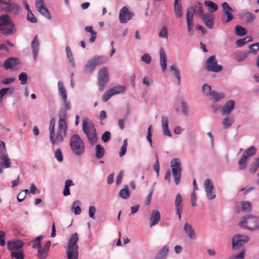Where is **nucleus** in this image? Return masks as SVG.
I'll return each instance as SVG.
<instances>
[{
    "label": "nucleus",
    "instance_id": "obj_1",
    "mask_svg": "<svg viewBox=\"0 0 259 259\" xmlns=\"http://www.w3.org/2000/svg\"><path fill=\"white\" fill-rule=\"evenodd\" d=\"M55 120L51 119L50 122V140L52 144L56 145L58 143L62 142L66 137L67 132V124L65 116H60L58 122L56 135H55Z\"/></svg>",
    "mask_w": 259,
    "mask_h": 259
},
{
    "label": "nucleus",
    "instance_id": "obj_2",
    "mask_svg": "<svg viewBox=\"0 0 259 259\" xmlns=\"http://www.w3.org/2000/svg\"><path fill=\"white\" fill-rule=\"evenodd\" d=\"M69 145L72 153L77 156L82 155L85 152L84 143L78 134H74L70 137Z\"/></svg>",
    "mask_w": 259,
    "mask_h": 259
},
{
    "label": "nucleus",
    "instance_id": "obj_3",
    "mask_svg": "<svg viewBox=\"0 0 259 259\" xmlns=\"http://www.w3.org/2000/svg\"><path fill=\"white\" fill-rule=\"evenodd\" d=\"M0 31L5 35H10L16 31L15 25L8 14L0 16Z\"/></svg>",
    "mask_w": 259,
    "mask_h": 259
},
{
    "label": "nucleus",
    "instance_id": "obj_4",
    "mask_svg": "<svg viewBox=\"0 0 259 259\" xmlns=\"http://www.w3.org/2000/svg\"><path fill=\"white\" fill-rule=\"evenodd\" d=\"M82 131L87 136L88 141L91 145H94L97 142L96 130L93 122L88 119H83L82 121Z\"/></svg>",
    "mask_w": 259,
    "mask_h": 259
},
{
    "label": "nucleus",
    "instance_id": "obj_5",
    "mask_svg": "<svg viewBox=\"0 0 259 259\" xmlns=\"http://www.w3.org/2000/svg\"><path fill=\"white\" fill-rule=\"evenodd\" d=\"M243 229L250 231L259 229V217L253 215H246L241 218L238 224Z\"/></svg>",
    "mask_w": 259,
    "mask_h": 259
},
{
    "label": "nucleus",
    "instance_id": "obj_6",
    "mask_svg": "<svg viewBox=\"0 0 259 259\" xmlns=\"http://www.w3.org/2000/svg\"><path fill=\"white\" fill-rule=\"evenodd\" d=\"M170 167L175 183L176 185H178L180 183L182 172V167L180 159L178 158L172 159L170 162Z\"/></svg>",
    "mask_w": 259,
    "mask_h": 259
},
{
    "label": "nucleus",
    "instance_id": "obj_7",
    "mask_svg": "<svg viewBox=\"0 0 259 259\" xmlns=\"http://www.w3.org/2000/svg\"><path fill=\"white\" fill-rule=\"evenodd\" d=\"M78 241V237L77 233H74L70 237L67 246L66 247V253L69 254L70 256L71 254H74L78 256V245L77 242Z\"/></svg>",
    "mask_w": 259,
    "mask_h": 259
},
{
    "label": "nucleus",
    "instance_id": "obj_8",
    "mask_svg": "<svg viewBox=\"0 0 259 259\" xmlns=\"http://www.w3.org/2000/svg\"><path fill=\"white\" fill-rule=\"evenodd\" d=\"M105 61L103 56H94L87 62L84 69V71L87 73H92L97 66L103 64L105 62Z\"/></svg>",
    "mask_w": 259,
    "mask_h": 259
},
{
    "label": "nucleus",
    "instance_id": "obj_9",
    "mask_svg": "<svg viewBox=\"0 0 259 259\" xmlns=\"http://www.w3.org/2000/svg\"><path fill=\"white\" fill-rule=\"evenodd\" d=\"M249 238L248 236L241 234H236L232 238V249L235 251L239 249L248 242Z\"/></svg>",
    "mask_w": 259,
    "mask_h": 259
},
{
    "label": "nucleus",
    "instance_id": "obj_10",
    "mask_svg": "<svg viewBox=\"0 0 259 259\" xmlns=\"http://www.w3.org/2000/svg\"><path fill=\"white\" fill-rule=\"evenodd\" d=\"M196 7L197 8H199V15L204 24L208 28H212L213 25V17L212 14L209 13H204L202 9L203 5L201 3H198L196 4Z\"/></svg>",
    "mask_w": 259,
    "mask_h": 259
},
{
    "label": "nucleus",
    "instance_id": "obj_11",
    "mask_svg": "<svg viewBox=\"0 0 259 259\" xmlns=\"http://www.w3.org/2000/svg\"><path fill=\"white\" fill-rule=\"evenodd\" d=\"M108 81L109 73L108 70L106 67H102L99 70L98 74V85L100 91H104Z\"/></svg>",
    "mask_w": 259,
    "mask_h": 259
},
{
    "label": "nucleus",
    "instance_id": "obj_12",
    "mask_svg": "<svg viewBox=\"0 0 259 259\" xmlns=\"http://www.w3.org/2000/svg\"><path fill=\"white\" fill-rule=\"evenodd\" d=\"M204 188L206 197L208 200H211L215 198L216 195L214 186L210 179H207L204 181Z\"/></svg>",
    "mask_w": 259,
    "mask_h": 259
},
{
    "label": "nucleus",
    "instance_id": "obj_13",
    "mask_svg": "<svg viewBox=\"0 0 259 259\" xmlns=\"http://www.w3.org/2000/svg\"><path fill=\"white\" fill-rule=\"evenodd\" d=\"M222 66L218 65L215 56H212L206 60V69L209 71L219 72L222 70Z\"/></svg>",
    "mask_w": 259,
    "mask_h": 259
},
{
    "label": "nucleus",
    "instance_id": "obj_14",
    "mask_svg": "<svg viewBox=\"0 0 259 259\" xmlns=\"http://www.w3.org/2000/svg\"><path fill=\"white\" fill-rule=\"evenodd\" d=\"M3 9L6 12L18 14L21 13V8L17 4L12 2V0H7L5 2Z\"/></svg>",
    "mask_w": 259,
    "mask_h": 259
},
{
    "label": "nucleus",
    "instance_id": "obj_15",
    "mask_svg": "<svg viewBox=\"0 0 259 259\" xmlns=\"http://www.w3.org/2000/svg\"><path fill=\"white\" fill-rule=\"evenodd\" d=\"M134 16V13L130 11L126 6L123 7L119 11V20L122 24L127 23L131 20Z\"/></svg>",
    "mask_w": 259,
    "mask_h": 259
},
{
    "label": "nucleus",
    "instance_id": "obj_16",
    "mask_svg": "<svg viewBox=\"0 0 259 259\" xmlns=\"http://www.w3.org/2000/svg\"><path fill=\"white\" fill-rule=\"evenodd\" d=\"M40 42L37 35H35L31 43L32 54L34 62H37L40 50Z\"/></svg>",
    "mask_w": 259,
    "mask_h": 259
},
{
    "label": "nucleus",
    "instance_id": "obj_17",
    "mask_svg": "<svg viewBox=\"0 0 259 259\" xmlns=\"http://www.w3.org/2000/svg\"><path fill=\"white\" fill-rule=\"evenodd\" d=\"M35 7L42 16L49 20L51 19V15L46 7L44 0H35Z\"/></svg>",
    "mask_w": 259,
    "mask_h": 259
},
{
    "label": "nucleus",
    "instance_id": "obj_18",
    "mask_svg": "<svg viewBox=\"0 0 259 259\" xmlns=\"http://www.w3.org/2000/svg\"><path fill=\"white\" fill-rule=\"evenodd\" d=\"M20 63V62L18 59L15 57H10L5 60L3 66L6 69L15 70Z\"/></svg>",
    "mask_w": 259,
    "mask_h": 259
},
{
    "label": "nucleus",
    "instance_id": "obj_19",
    "mask_svg": "<svg viewBox=\"0 0 259 259\" xmlns=\"http://www.w3.org/2000/svg\"><path fill=\"white\" fill-rule=\"evenodd\" d=\"M240 19L243 20L246 23L249 24L252 23L256 17L251 12L246 10H243L239 14Z\"/></svg>",
    "mask_w": 259,
    "mask_h": 259
},
{
    "label": "nucleus",
    "instance_id": "obj_20",
    "mask_svg": "<svg viewBox=\"0 0 259 259\" xmlns=\"http://www.w3.org/2000/svg\"><path fill=\"white\" fill-rule=\"evenodd\" d=\"M184 231L186 235L190 240H195L197 238L196 233L191 225L186 223L184 226Z\"/></svg>",
    "mask_w": 259,
    "mask_h": 259
},
{
    "label": "nucleus",
    "instance_id": "obj_21",
    "mask_svg": "<svg viewBox=\"0 0 259 259\" xmlns=\"http://www.w3.org/2000/svg\"><path fill=\"white\" fill-rule=\"evenodd\" d=\"M159 64L161 70L165 72L167 67V56L163 48H161L159 50Z\"/></svg>",
    "mask_w": 259,
    "mask_h": 259
},
{
    "label": "nucleus",
    "instance_id": "obj_22",
    "mask_svg": "<svg viewBox=\"0 0 259 259\" xmlns=\"http://www.w3.org/2000/svg\"><path fill=\"white\" fill-rule=\"evenodd\" d=\"M149 226L152 227L157 224L160 220V212L158 210H153L150 217Z\"/></svg>",
    "mask_w": 259,
    "mask_h": 259
},
{
    "label": "nucleus",
    "instance_id": "obj_23",
    "mask_svg": "<svg viewBox=\"0 0 259 259\" xmlns=\"http://www.w3.org/2000/svg\"><path fill=\"white\" fill-rule=\"evenodd\" d=\"M161 126L163 135L165 136L171 137V133L168 128V120L166 116H161Z\"/></svg>",
    "mask_w": 259,
    "mask_h": 259
},
{
    "label": "nucleus",
    "instance_id": "obj_24",
    "mask_svg": "<svg viewBox=\"0 0 259 259\" xmlns=\"http://www.w3.org/2000/svg\"><path fill=\"white\" fill-rule=\"evenodd\" d=\"M235 103L233 100H229L226 102L222 109L223 115H229L235 108Z\"/></svg>",
    "mask_w": 259,
    "mask_h": 259
},
{
    "label": "nucleus",
    "instance_id": "obj_25",
    "mask_svg": "<svg viewBox=\"0 0 259 259\" xmlns=\"http://www.w3.org/2000/svg\"><path fill=\"white\" fill-rule=\"evenodd\" d=\"M182 198L181 195L178 194L175 200V205L176 214L178 215L179 220H180L181 218V212L182 208Z\"/></svg>",
    "mask_w": 259,
    "mask_h": 259
},
{
    "label": "nucleus",
    "instance_id": "obj_26",
    "mask_svg": "<svg viewBox=\"0 0 259 259\" xmlns=\"http://www.w3.org/2000/svg\"><path fill=\"white\" fill-rule=\"evenodd\" d=\"M199 8H197L196 5L189 8L187 10L186 16H187V21H193L194 14L199 15Z\"/></svg>",
    "mask_w": 259,
    "mask_h": 259
},
{
    "label": "nucleus",
    "instance_id": "obj_27",
    "mask_svg": "<svg viewBox=\"0 0 259 259\" xmlns=\"http://www.w3.org/2000/svg\"><path fill=\"white\" fill-rule=\"evenodd\" d=\"M23 245V243L19 240L9 241L7 243L8 249L12 251L14 249H19Z\"/></svg>",
    "mask_w": 259,
    "mask_h": 259
},
{
    "label": "nucleus",
    "instance_id": "obj_28",
    "mask_svg": "<svg viewBox=\"0 0 259 259\" xmlns=\"http://www.w3.org/2000/svg\"><path fill=\"white\" fill-rule=\"evenodd\" d=\"M169 251L168 245L163 246L157 252L154 259H166Z\"/></svg>",
    "mask_w": 259,
    "mask_h": 259
},
{
    "label": "nucleus",
    "instance_id": "obj_29",
    "mask_svg": "<svg viewBox=\"0 0 259 259\" xmlns=\"http://www.w3.org/2000/svg\"><path fill=\"white\" fill-rule=\"evenodd\" d=\"M58 93L61 97L62 100L67 98V91L63 83L61 81L58 82Z\"/></svg>",
    "mask_w": 259,
    "mask_h": 259
},
{
    "label": "nucleus",
    "instance_id": "obj_30",
    "mask_svg": "<svg viewBox=\"0 0 259 259\" xmlns=\"http://www.w3.org/2000/svg\"><path fill=\"white\" fill-rule=\"evenodd\" d=\"M222 124L224 129L230 127L234 122V119L233 117L227 115L222 120Z\"/></svg>",
    "mask_w": 259,
    "mask_h": 259
},
{
    "label": "nucleus",
    "instance_id": "obj_31",
    "mask_svg": "<svg viewBox=\"0 0 259 259\" xmlns=\"http://www.w3.org/2000/svg\"><path fill=\"white\" fill-rule=\"evenodd\" d=\"M2 161L0 162V174L3 171L4 168H9L11 166V162L8 156L6 158H0Z\"/></svg>",
    "mask_w": 259,
    "mask_h": 259
},
{
    "label": "nucleus",
    "instance_id": "obj_32",
    "mask_svg": "<svg viewBox=\"0 0 259 259\" xmlns=\"http://www.w3.org/2000/svg\"><path fill=\"white\" fill-rule=\"evenodd\" d=\"M119 196L123 199H127L130 198L131 193L127 185L124 186V188L120 190L118 193Z\"/></svg>",
    "mask_w": 259,
    "mask_h": 259
},
{
    "label": "nucleus",
    "instance_id": "obj_33",
    "mask_svg": "<svg viewBox=\"0 0 259 259\" xmlns=\"http://www.w3.org/2000/svg\"><path fill=\"white\" fill-rule=\"evenodd\" d=\"M170 70L173 72V75L177 79V84L179 85L181 84L180 72L178 68L175 64L170 66Z\"/></svg>",
    "mask_w": 259,
    "mask_h": 259
},
{
    "label": "nucleus",
    "instance_id": "obj_34",
    "mask_svg": "<svg viewBox=\"0 0 259 259\" xmlns=\"http://www.w3.org/2000/svg\"><path fill=\"white\" fill-rule=\"evenodd\" d=\"M224 94L223 93H218L217 92L213 91L209 97L211 100L215 102L224 98Z\"/></svg>",
    "mask_w": 259,
    "mask_h": 259
},
{
    "label": "nucleus",
    "instance_id": "obj_35",
    "mask_svg": "<svg viewBox=\"0 0 259 259\" xmlns=\"http://www.w3.org/2000/svg\"><path fill=\"white\" fill-rule=\"evenodd\" d=\"M232 12H223V15L221 17V21L223 23H228L233 19V15L232 14Z\"/></svg>",
    "mask_w": 259,
    "mask_h": 259
},
{
    "label": "nucleus",
    "instance_id": "obj_36",
    "mask_svg": "<svg viewBox=\"0 0 259 259\" xmlns=\"http://www.w3.org/2000/svg\"><path fill=\"white\" fill-rule=\"evenodd\" d=\"M67 57L71 66L74 67L75 66L73 56L69 47L67 46L65 49Z\"/></svg>",
    "mask_w": 259,
    "mask_h": 259
},
{
    "label": "nucleus",
    "instance_id": "obj_37",
    "mask_svg": "<svg viewBox=\"0 0 259 259\" xmlns=\"http://www.w3.org/2000/svg\"><path fill=\"white\" fill-rule=\"evenodd\" d=\"M80 202L79 200H76L74 201L71 205V210L76 215H78L81 212V208L79 206Z\"/></svg>",
    "mask_w": 259,
    "mask_h": 259
},
{
    "label": "nucleus",
    "instance_id": "obj_38",
    "mask_svg": "<svg viewBox=\"0 0 259 259\" xmlns=\"http://www.w3.org/2000/svg\"><path fill=\"white\" fill-rule=\"evenodd\" d=\"M259 168V158H257L255 159L250 164L249 166V170L252 173L254 174Z\"/></svg>",
    "mask_w": 259,
    "mask_h": 259
},
{
    "label": "nucleus",
    "instance_id": "obj_39",
    "mask_svg": "<svg viewBox=\"0 0 259 259\" xmlns=\"http://www.w3.org/2000/svg\"><path fill=\"white\" fill-rule=\"evenodd\" d=\"M96 157L98 158H101L105 154V150L102 146L97 144L95 148Z\"/></svg>",
    "mask_w": 259,
    "mask_h": 259
},
{
    "label": "nucleus",
    "instance_id": "obj_40",
    "mask_svg": "<svg viewBox=\"0 0 259 259\" xmlns=\"http://www.w3.org/2000/svg\"><path fill=\"white\" fill-rule=\"evenodd\" d=\"M110 91L113 95L124 93L125 87L123 85H117L111 88Z\"/></svg>",
    "mask_w": 259,
    "mask_h": 259
},
{
    "label": "nucleus",
    "instance_id": "obj_41",
    "mask_svg": "<svg viewBox=\"0 0 259 259\" xmlns=\"http://www.w3.org/2000/svg\"><path fill=\"white\" fill-rule=\"evenodd\" d=\"M252 39L251 36H247L244 38L237 40L236 41V44L238 47L240 48L244 45L245 44H246V43H247L248 42L250 41L251 40H252Z\"/></svg>",
    "mask_w": 259,
    "mask_h": 259
},
{
    "label": "nucleus",
    "instance_id": "obj_42",
    "mask_svg": "<svg viewBox=\"0 0 259 259\" xmlns=\"http://www.w3.org/2000/svg\"><path fill=\"white\" fill-rule=\"evenodd\" d=\"M256 153V148L254 146H251L250 148L246 149L243 153V156H245L246 158H249L254 155Z\"/></svg>",
    "mask_w": 259,
    "mask_h": 259
},
{
    "label": "nucleus",
    "instance_id": "obj_43",
    "mask_svg": "<svg viewBox=\"0 0 259 259\" xmlns=\"http://www.w3.org/2000/svg\"><path fill=\"white\" fill-rule=\"evenodd\" d=\"M204 4L206 6H207L208 8L209 11L210 12H214L216 11L218 9L217 5L212 1H206L204 2Z\"/></svg>",
    "mask_w": 259,
    "mask_h": 259
},
{
    "label": "nucleus",
    "instance_id": "obj_44",
    "mask_svg": "<svg viewBox=\"0 0 259 259\" xmlns=\"http://www.w3.org/2000/svg\"><path fill=\"white\" fill-rule=\"evenodd\" d=\"M37 248V256L39 259H45L48 256L47 250L42 248V246Z\"/></svg>",
    "mask_w": 259,
    "mask_h": 259
},
{
    "label": "nucleus",
    "instance_id": "obj_45",
    "mask_svg": "<svg viewBox=\"0 0 259 259\" xmlns=\"http://www.w3.org/2000/svg\"><path fill=\"white\" fill-rule=\"evenodd\" d=\"M8 156L5 144L4 142L0 141V158H6Z\"/></svg>",
    "mask_w": 259,
    "mask_h": 259
},
{
    "label": "nucleus",
    "instance_id": "obj_46",
    "mask_svg": "<svg viewBox=\"0 0 259 259\" xmlns=\"http://www.w3.org/2000/svg\"><path fill=\"white\" fill-rule=\"evenodd\" d=\"M245 249L242 248L239 253L232 255L228 259H244L245 257Z\"/></svg>",
    "mask_w": 259,
    "mask_h": 259
},
{
    "label": "nucleus",
    "instance_id": "obj_47",
    "mask_svg": "<svg viewBox=\"0 0 259 259\" xmlns=\"http://www.w3.org/2000/svg\"><path fill=\"white\" fill-rule=\"evenodd\" d=\"M247 159L245 156H242L238 162L239 169L243 170L246 168Z\"/></svg>",
    "mask_w": 259,
    "mask_h": 259
},
{
    "label": "nucleus",
    "instance_id": "obj_48",
    "mask_svg": "<svg viewBox=\"0 0 259 259\" xmlns=\"http://www.w3.org/2000/svg\"><path fill=\"white\" fill-rule=\"evenodd\" d=\"M14 89L13 88H4L0 90V99L2 100L4 96L7 94H13Z\"/></svg>",
    "mask_w": 259,
    "mask_h": 259
},
{
    "label": "nucleus",
    "instance_id": "obj_49",
    "mask_svg": "<svg viewBox=\"0 0 259 259\" xmlns=\"http://www.w3.org/2000/svg\"><path fill=\"white\" fill-rule=\"evenodd\" d=\"M202 92L204 96L209 97L213 91L211 90V86L204 84L202 87Z\"/></svg>",
    "mask_w": 259,
    "mask_h": 259
},
{
    "label": "nucleus",
    "instance_id": "obj_50",
    "mask_svg": "<svg viewBox=\"0 0 259 259\" xmlns=\"http://www.w3.org/2000/svg\"><path fill=\"white\" fill-rule=\"evenodd\" d=\"M174 10L176 16L180 18L183 15V8L181 5H174Z\"/></svg>",
    "mask_w": 259,
    "mask_h": 259
},
{
    "label": "nucleus",
    "instance_id": "obj_51",
    "mask_svg": "<svg viewBox=\"0 0 259 259\" xmlns=\"http://www.w3.org/2000/svg\"><path fill=\"white\" fill-rule=\"evenodd\" d=\"M235 33L238 36H243L246 33L245 29L240 25H237L235 28Z\"/></svg>",
    "mask_w": 259,
    "mask_h": 259
},
{
    "label": "nucleus",
    "instance_id": "obj_52",
    "mask_svg": "<svg viewBox=\"0 0 259 259\" xmlns=\"http://www.w3.org/2000/svg\"><path fill=\"white\" fill-rule=\"evenodd\" d=\"M54 157L59 162H61L63 161V156L60 149H58L54 151Z\"/></svg>",
    "mask_w": 259,
    "mask_h": 259
},
{
    "label": "nucleus",
    "instance_id": "obj_53",
    "mask_svg": "<svg viewBox=\"0 0 259 259\" xmlns=\"http://www.w3.org/2000/svg\"><path fill=\"white\" fill-rule=\"evenodd\" d=\"M248 54V53L246 52L238 53L235 55V59L239 62L243 61L246 58Z\"/></svg>",
    "mask_w": 259,
    "mask_h": 259
},
{
    "label": "nucleus",
    "instance_id": "obj_54",
    "mask_svg": "<svg viewBox=\"0 0 259 259\" xmlns=\"http://www.w3.org/2000/svg\"><path fill=\"white\" fill-rule=\"evenodd\" d=\"M242 210L244 211H249L251 209V204L249 201H243L241 203Z\"/></svg>",
    "mask_w": 259,
    "mask_h": 259
},
{
    "label": "nucleus",
    "instance_id": "obj_55",
    "mask_svg": "<svg viewBox=\"0 0 259 259\" xmlns=\"http://www.w3.org/2000/svg\"><path fill=\"white\" fill-rule=\"evenodd\" d=\"M18 79L20 81L21 84L24 85L26 84L28 79V76L26 73L22 72L19 74Z\"/></svg>",
    "mask_w": 259,
    "mask_h": 259
},
{
    "label": "nucleus",
    "instance_id": "obj_56",
    "mask_svg": "<svg viewBox=\"0 0 259 259\" xmlns=\"http://www.w3.org/2000/svg\"><path fill=\"white\" fill-rule=\"evenodd\" d=\"M147 140L149 143L150 146L152 148L153 144L152 140V125H150L147 130V135L146 137Z\"/></svg>",
    "mask_w": 259,
    "mask_h": 259
},
{
    "label": "nucleus",
    "instance_id": "obj_57",
    "mask_svg": "<svg viewBox=\"0 0 259 259\" xmlns=\"http://www.w3.org/2000/svg\"><path fill=\"white\" fill-rule=\"evenodd\" d=\"M127 147V139H124L123 140V145L122 146L120 151L119 153V157H121L124 156L126 152Z\"/></svg>",
    "mask_w": 259,
    "mask_h": 259
},
{
    "label": "nucleus",
    "instance_id": "obj_58",
    "mask_svg": "<svg viewBox=\"0 0 259 259\" xmlns=\"http://www.w3.org/2000/svg\"><path fill=\"white\" fill-rule=\"evenodd\" d=\"M158 36L161 38H164L167 39L168 38V33H167V28L166 26H163L160 31L158 34Z\"/></svg>",
    "mask_w": 259,
    "mask_h": 259
},
{
    "label": "nucleus",
    "instance_id": "obj_59",
    "mask_svg": "<svg viewBox=\"0 0 259 259\" xmlns=\"http://www.w3.org/2000/svg\"><path fill=\"white\" fill-rule=\"evenodd\" d=\"M11 255L16 259H24V255L21 251H12Z\"/></svg>",
    "mask_w": 259,
    "mask_h": 259
},
{
    "label": "nucleus",
    "instance_id": "obj_60",
    "mask_svg": "<svg viewBox=\"0 0 259 259\" xmlns=\"http://www.w3.org/2000/svg\"><path fill=\"white\" fill-rule=\"evenodd\" d=\"M249 48V52H248V53L256 54L257 51L259 50V42H256L250 45Z\"/></svg>",
    "mask_w": 259,
    "mask_h": 259
},
{
    "label": "nucleus",
    "instance_id": "obj_61",
    "mask_svg": "<svg viewBox=\"0 0 259 259\" xmlns=\"http://www.w3.org/2000/svg\"><path fill=\"white\" fill-rule=\"evenodd\" d=\"M113 96V95L111 91H110V90H109L107 91L106 92H105V93H104V94L103 95L102 98V101L104 102H106Z\"/></svg>",
    "mask_w": 259,
    "mask_h": 259
},
{
    "label": "nucleus",
    "instance_id": "obj_62",
    "mask_svg": "<svg viewBox=\"0 0 259 259\" xmlns=\"http://www.w3.org/2000/svg\"><path fill=\"white\" fill-rule=\"evenodd\" d=\"M42 235H40L36 238V239L34 240V243L32 245V247L33 248H37L38 247H40L41 246L40 240L42 239L43 238Z\"/></svg>",
    "mask_w": 259,
    "mask_h": 259
},
{
    "label": "nucleus",
    "instance_id": "obj_63",
    "mask_svg": "<svg viewBox=\"0 0 259 259\" xmlns=\"http://www.w3.org/2000/svg\"><path fill=\"white\" fill-rule=\"evenodd\" d=\"M26 19L29 22L32 23H36L37 22L36 18L34 16L31 11L27 13Z\"/></svg>",
    "mask_w": 259,
    "mask_h": 259
},
{
    "label": "nucleus",
    "instance_id": "obj_64",
    "mask_svg": "<svg viewBox=\"0 0 259 259\" xmlns=\"http://www.w3.org/2000/svg\"><path fill=\"white\" fill-rule=\"evenodd\" d=\"M151 57L148 53H145L141 57V61L147 64H149L151 62Z\"/></svg>",
    "mask_w": 259,
    "mask_h": 259
}]
</instances>
